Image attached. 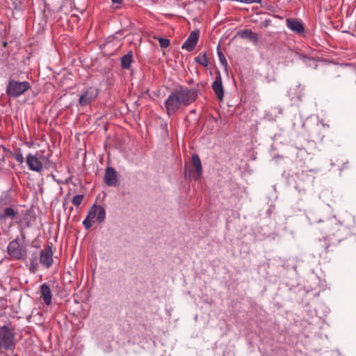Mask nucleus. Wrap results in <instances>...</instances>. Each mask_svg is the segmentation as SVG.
<instances>
[{
  "mask_svg": "<svg viewBox=\"0 0 356 356\" xmlns=\"http://www.w3.org/2000/svg\"><path fill=\"white\" fill-rule=\"evenodd\" d=\"M307 217L316 232L325 235L315 243V248L320 256L328 253L330 248L336 245L351 234L350 229L337 221L334 218L323 216L321 211H309Z\"/></svg>",
  "mask_w": 356,
  "mask_h": 356,
  "instance_id": "obj_1",
  "label": "nucleus"
},
{
  "mask_svg": "<svg viewBox=\"0 0 356 356\" xmlns=\"http://www.w3.org/2000/svg\"><path fill=\"white\" fill-rule=\"evenodd\" d=\"M197 89L179 87L170 92L164 102L168 116L174 115L181 106H188L197 97Z\"/></svg>",
  "mask_w": 356,
  "mask_h": 356,
  "instance_id": "obj_2",
  "label": "nucleus"
},
{
  "mask_svg": "<svg viewBox=\"0 0 356 356\" xmlns=\"http://www.w3.org/2000/svg\"><path fill=\"white\" fill-rule=\"evenodd\" d=\"M333 83L341 90L356 92V66L346 64L337 72Z\"/></svg>",
  "mask_w": 356,
  "mask_h": 356,
  "instance_id": "obj_3",
  "label": "nucleus"
},
{
  "mask_svg": "<svg viewBox=\"0 0 356 356\" xmlns=\"http://www.w3.org/2000/svg\"><path fill=\"white\" fill-rule=\"evenodd\" d=\"M25 240V234L21 232V238L17 236L8 243L7 252L11 258L15 260H24L26 258V248L24 245Z\"/></svg>",
  "mask_w": 356,
  "mask_h": 356,
  "instance_id": "obj_4",
  "label": "nucleus"
},
{
  "mask_svg": "<svg viewBox=\"0 0 356 356\" xmlns=\"http://www.w3.org/2000/svg\"><path fill=\"white\" fill-rule=\"evenodd\" d=\"M31 88V86L29 81H19L10 77L6 86V92L10 98H17L24 95Z\"/></svg>",
  "mask_w": 356,
  "mask_h": 356,
  "instance_id": "obj_5",
  "label": "nucleus"
},
{
  "mask_svg": "<svg viewBox=\"0 0 356 356\" xmlns=\"http://www.w3.org/2000/svg\"><path fill=\"white\" fill-rule=\"evenodd\" d=\"M99 95V90L95 87H88L84 88L79 95V104L81 107L90 104L96 99Z\"/></svg>",
  "mask_w": 356,
  "mask_h": 356,
  "instance_id": "obj_6",
  "label": "nucleus"
},
{
  "mask_svg": "<svg viewBox=\"0 0 356 356\" xmlns=\"http://www.w3.org/2000/svg\"><path fill=\"white\" fill-rule=\"evenodd\" d=\"M202 175V163L199 156L196 154L192 156V166L188 168V178L198 180Z\"/></svg>",
  "mask_w": 356,
  "mask_h": 356,
  "instance_id": "obj_7",
  "label": "nucleus"
},
{
  "mask_svg": "<svg viewBox=\"0 0 356 356\" xmlns=\"http://www.w3.org/2000/svg\"><path fill=\"white\" fill-rule=\"evenodd\" d=\"M200 37V30L195 29L191 32L188 38L183 43L181 49L188 51H192L195 49Z\"/></svg>",
  "mask_w": 356,
  "mask_h": 356,
  "instance_id": "obj_8",
  "label": "nucleus"
},
{
  "mask_svg": "<svg viewBox=\"0 0 356 356\" xmlns=\"http://www.w3.org/2000/svg\"><path fill=\"white\" fill-rule=\"evenodd\" d=\"M3 200H0V221H6L8 219L15 220L19 215V211L13 207L1 208Z\"/></svg>",
  "mask_w": 356,
  "mask_h": 356,
  "instance_id": "obj_9",
  "label": "nucleus"
},
{
  "mask_svg": "<svg viewBox=\"0 0 356 356\" xmlns=\"http://www.w3.org/2000/svg\"><path fill=\"white\" fill-rule=\"evenodd\" d=\"M40 263L47 268L52 265L53 252L50 245H47L40 251Z\"/></svg>",
  "mask_w": 356,
  "mask_h": 356,
  "instance_id": "obj_10",
  "label": "nucleus"
},
{
  "mask_svg": "<svg viewBox=\"0 0 356 356\" xmlns=\"http://www.w3.org/2000/svg\"><path fill=\"white\" fill-rule=\"evenodd\" d=\"M104 183L108 186L118 185V177L116 170L112 167H107L104 177Z\"/></svg>",
  "mask_w": 356,
  "mask_h": 356,
  "instance_id": "obj_11",
  "label": "nucleus"
},
{
  "mask_svg": "<svg viewBox=\"0 0 356 356\" xmlns=\"http://www.w3.org/2000/svg\"><path fill=\"white\" fill-rule=\"evenodd\" d=\"M286 26L293 32L297 34H302L305 32V26L302 22L296 18H287L286 19Z\"/></svg>",
  "mask_w": 356,
  "mask_h": 356,
  "instance_id": "obj_12",
  "label": "nucleus"
},
{
  "mask_svg": "<svg viewBox=\"0 0 356 356\" xmlns=\"http://www.w3.org/2000/svg\"><path fill=\"white\" fill-rule=\"evenodd\" d=\"M26 161L31 170L40 172L42 170V163L36 156L29 154Z\"/></svg>",
  "mask_w": 356,
  "mask_h": 356,
  "instance_id": "obj_13",
  "label": "nucleus"
},
{
  "mask_svg": "<svg viewBox=\"0 0 356 356\" xmlns=\"http://www.w3.org/2000/svg\"><path fill=\"white\" fill-rule=\"evenodd\" d=\"M211 87L218 99L220 101L222 100L224 97V90L220 73H218L216 76L215 81L213 82Z\"/></svg>",
  "mask_w": 356,
  "mask_h": 356,
  "instance_id": "obj_14",
  "label": "nucleus"
},
{
  "mask_svg": "<svg viewBox=\"0 0 356 356\" xmlns=\"http://www.w3.org/2000/svg\"><path fill=\"white\" fill-rule=\"evenodd\" d=\"M237 35L242 39H248L254 44L259 42L257 34L250 29H243L238 31Z\"/></svg>",
  "mask_w": 356,
  "mask_h": 356,
  "instance_id": "obj_15",
  "label": "nucleus"
},
{
  "mask_svg": "<svg viewBox=\"0 0 356 356\" xmlns=\"http://www.w3.org/2000/svg\"><path fill=\"white\" fill-rule=\"evenodd\" d=\"M13 340V335H0V349H12L14 346Z\"/></svg>",
  "mask_w": 356,
  "mask_h": 356,
  "instance_id": "obj_16",
  "label": "nucleus"
},
{
  "mask_svg": "<svg viewBox=\"0 0 356 356\" xmlns=\"http://www.w3.org/2000/svg\"><path fill=\"white\" fill-rule=\"evenodd\" d=\"M40 293L44 303L49 305L51 303L52 295L49 286L46 283L40 286Z\"/></svg>",
  "mask_w": 356,
  "mask_h": 356,
  "instance_id": "obj_17",
  "label": "nucleus"
},
{
  "mask_svg": "<svg viewBox=\"0 0 356 356\" xmlns=\"http://www.w3.org/2000/svg\"><path fill=\"white\" fill-rule=\"evenodd\" d=\"M133 62V53L131 51H129L127 54L121 58V66L123 69L129 70L131 67V63Z\"/></svg>",
  "mask_w": 356,
  "mask_h": 356,
  "instance_id": "obj_18",
  "label": "nucleus"
},
{
  "mask_svg": "<svg viewBox=\"0 0 356 356\" xmlns=\"http://www.w3.org/2000/svg\"><path fill=\"white\" fill-rule=\"evenodd\" d=\"M195 60L197 63L204 67H207L209 65L206 51L199 54L197 57L195 58Z\"/></svg>",
  "mask_w": 356,
  "mask_h": 356,
  "instance_id": "obj_19",
  "label": "nucleus"
},
{
  "mask_svg": "<svg viewBox=\"0 0 356 356\" xmlns=\"http://www.w3.org/2000/svg\"><path fill=\"white\" fill-rule=\"evenodd\" d=\"M10 154L13 157L19 164L23 163L24 159L22 151L19 148L15 149L14 152H10Z\"/></svg>",
  "mask_w": 356,
  "mask_h": 356,
  "instance_id": "obj_20",
  "label": "nucleus"
},
{
  "mask_svg": "<svg viewBox=\"0 0 356 356\" xmlns=\"http://www.w3.org/2000/svg\"><path fill=\"white\" fill-rule=\"evenodd\" d=\"M97 220L99 223H101L103 221H104V220L106 218V211L104 209V207H102L100 205H98V208L97 209Z\"/></svg>",
  "mask_w": 356,
  "mask_h": 356,
  "instance_id": "obj_21",
  "label": "nucleus"
},
{
  "mask_svg": "<svg viewBox=\"0 0 356 356\" xmlns=\"http://www.w3.org/2000/svg\"><path fill=\"white\" fill-rule=\"evenodd\" d=\"M97 208H98V205H96V204L92 205L88 211V216L92 219L97 218Z\"/></svg>",
  "mask_w": 356,
  "mask_h": 356,
  "instance_id": "obj_22",
  "label": "nucleus"
},
{
  "mask_svg": "<svg viewBox=\"0 0 356 356\" xmlns=\"http://www.w3.org/2000/svg\"><path fill=\"white\" fill-rule=\"evenodd\" d=\"M83 200V195H76L73 197L72 202L74 206L79 207L81 204Z\"/></svg>",
  "mask_w": 356,
  "mask_h": 356,
  "instance_id": "obj_23",
  "label": "nucleus"
},
{
  "mask_svg": "<svg viewBox=\"0 0 356 356\" xmlns=\"http://www.w3.org/2000/svg\"><path fill=\"white\" fill-rule=\"evenodd\" d=\"M218 56L221 64L223 65L224 66H227V62L224 54L220 51V45L218 46Z\"/></svg>",
  "mask_w": 356,
  "mask_h": 356,
  "instance_id": "obj_24",
  "label": "nucleus"
},
{
  "mask_svg": "<svg viewBox=\"0 0 356 356\" xmlns=\"http://www.w3.org/2000/svg\"><path fill=\"white\" fill-rule=\"evenodd\" d=\"M159 42L161 48H167L170 45V40L167 38H159Z\"/></svg>",
  "mask_w": 356,
  "mask_h": 356,
  "instance_id": "obj_25",
  "label": "nucleus"
},
{
  "mask_svg": "<svg viewBox=\"0 0 356 356\" xmlns=\"http://www.w3.org/2000/svg\"><path fill=\"white\" fill-rule=\"evenodd\" d=\"M92 219L87 216L86 218L83 221V225L86 229H90L92 226Z\"/></svg>",
  "mask_w": 356,
  "mask_h": 356,
  "instance_id": "obj_26",
  "label": "nucleus"
},
{
  "mask_svg": "<svg viewBox=\"0 0 356 356\" xmlns=\"http://www.w3.org/2000/svg\"><path fill=\"white\" fill-rule=\"evenodd\" d=\"M38 266V262H35V261L30 262V270L31 272L34 273L36 270Z\"/></svg>",
  "mask_w": 356,
  "mask_h": 356,
  "instance_id": "obj_27",
  "label": "nucleus"
},
{
  "mask_svg": "<svg viewBox=\"0 0 356 356\" xmlns=\"http://www.w3.org/2000/svg\"><path fill=\"white\" fill-rule=\"evenodd\" d=\"M302 60L305 61V62H307V60L308 61H312L314 64H315V67H316V62L315 60V59L312 58H309V57H307L306 56H302Z\"/></svg>",
  "mask_w": 356,
  "mask_h": 356,
  "instance_id": "obj_28",
  "label": "nucleus"
},
{
  "mask_svg": "<svg viewBox=\"0 0 356 356\" xmlns=\"http://www.w3.org/2000/svg\"><path fill=\"white\" fill-rule=\"evenodd\" d=\"M0 334H10V331L8 327H6V326H3L0 330Z\"/></svg>",
  "mask_w": 356,
  "mask_h": 356,
  "instance_id": "obj_29",
  "label": "nucleus"
},
{
  "mask_svg": "<svg viewBox=\"0 0 356 356\" xmlns=\"http://www.w3.org/2000/svg\"><path fill=\"white\" fill-rule=\"evenodd\" d=\"M35 261L38 262V254L37 253H33L31 258H30V262Z\"/></svg>",
  "mask_w": 356,
  "mask_h": 356,
  "instance_id": "obj_30",
  "label": "nucleus"
},
{
  "mask_svg": "<svg viewBox=\"0 0 356 356\" xmlns=\"http://www.w3.org/2000/svg\"><path fill=\"white\" fill-rule=\"evenodd\" d=\"M113 1V3H118V4H121L123 1V0H111Z\"/></svg>",
  "mask_w": 356,
  "mask_h": 356,
  "instance_id": "obj_31",
  "label": "nucleus"
},
{
  "mask_svg": "<svg viewBox=\"0 0 356 356\" xmlns=\"http://www.w3.org/2000/svg\"><path fill=\"white\" fill-rule=\"evenodd\" d=\"M348 162H347V163H344L343 164V165H342V168H341V170H343V169L347 168H348Z\"/></svg>",
  "mask_w": 356,
  "mask_h": 356,
  "instance_id": "obj_32",
  "label": "nucleus"
},
{
  "mask_svg": "<svg viewBox=\"0 0 356 356\" xmlns=\"http://www.w3.org/2000/svg\"><path fill=\"white\" fill-rule=\"evenodd\" d=\"M67 200H65L63 201V206L64 209H66V205H67Z\"/></svg>",
  "mask_w": 356,
  "mask_h": 356,
  "instance_id": "obj_33",
  "label": "nucleus"
},
{
  "mask_svg": "<svg viewBox=\"0 0 356 356\" xmlns=\"http://www.w3.org/2000/svg\"><path fill=\"white\" fill-rule=\"evenodd\" d=\"M2 45H3V47H7V45H8V42H6V41H3V42H2Z\"/></svg>",
  "mask_w": 356,
  "mask_h": 356,
  "instance_id": "obj_34",
  "label": "nucleus"
},
{
  "mask_svg": "<svg viewBox=\"0 0 356 356\" xmlns=\"http://www.w3.org/2000/svg\"><path fill=\"white\" fill-rule=\"evenodd\" d=\"M321 123H322L323 126L325 127H329L327 124H324L322 122H321Z\"/></svg>",
  "mask_w": 356,
  "mask_h": 356,
  "instance_id": "obj_35",
  "label": "nucleus"
},
{
  "mask_svg": "<svg viewBox=\"0 0 356 356\" xmlns=\"http://www.w3.org/2000/svg\"><path fill=\"white\" fill-rule=\"evenodd\" d=\"M191 113H194V114H195V113H196V111H195V110H191Z\"/></svg>",
  "mask_w": 356,
  "mask_h": 356,
  "instance_id": "obj_36",
  "label": "nucleus"
},
{
  "mask_svg": "<svg viewBox=\"0 0 356 356\" xmlns=\"http://www.w3.org/2000/svg\"><path fill=\"white\" fill-rule=\"evenodd\" d=\"M69 210H70V211L71 212V211L73 210V207H70L69 208Z\"/></svg>",
  "mask_w": 356,
  "mask_h": 356,
  "instance_id": "obj_37",
  "label": "nucleus"
}]
</instances>
